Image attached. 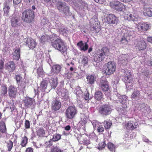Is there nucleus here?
I'll list each match as a JSON object with an SVG mask.
<instances>
[{
	"mask_svg": "<svg viewBox=\"0 0 152 152\" xmlns=\"http://www.w3.org/2000/svg\"><path fill=\"white\" fill-rule=\"evenodd\" d=\"M61 68V66L58 64L53 65L51 68V72L49 75L55 77L51 78L50 80L51 87L53 88H55L57 86V79L56 77L60 72Z\"/></svg>",
	"mask_w": 152,
	"mask_h": 152,
	"instance_id": "obj_1",
	"label": "nucleus"
},
{
	"mask_svg": "<svg viewBox=\"0 0 152 152\" xmlns=\"http://www.w3.org/2000/svg\"><path fill=\"white\" fill-rule=\"evenodd\" d=\"M51 44L56 49L61 53H64L66 50V47L64 42L61 39L51 40Z\"/></svg>",
	"mask_w": 152,
	"mask_h": 152,
	"instance_id": "obj_2",
	"label": "nucleus"
},
{
	"mask_svg": "<svg viewBox=\"0 0 152 152\" xmlns=\"http://www.w3.org/2000/svg\"><path fill=\"white\" fill-rule=\"evenodd\" d=\"M34 17V12L31 10H26L22 13V19L23 21L27 23L31 22Z\"/></svg>",
	"mask_w": 152,
	"mask_h": 152,
	"instance_id": "obj_3",
	"label": "nucleus"
},
{
	"mask_svg": "<svg viewBox=\"0 0 152 152\" xmlns=\"http://www.w3.org/2000/svg\"><path fill=\"white\" fill-rule=\"evenodd\" d=\"M108 52V50L106 47H104L101 50H98L94 59V61L96 62L102 61L105 58V55Z\"/></svg>",
	"mask_w": 152,
	"mask_h": 152,
	"instance_id": "obj_4",
	"label": "nucleus"
},
{
	"mask_svg": "<svg viewBox=\"0 0 152 152\" xmlns=\"http://www.w3.org/2000/svg\"><path fill=\"white\" fill-rule=\"evenodd\" d=\"M57 7L60 12H63L66 15L69 16L71 14L69 11V7L65 3L59 1L57 4Z\"/></svg>",
	"mask_w": 152,
	"mask_h": 152,
	"instance_id": "obj_5",
	"label": "nucleus"
},
{
	"mask_svg": "<svg viewBox=\"0 0 152 152\" xmlns=\"http://www.w3.org/2000/svg\"><path fill=\"white\" fill-rule=\"evenodd\" d=\"M77 112V109L75 106H70L66 110L65 116L67 118L71 119L75 117Z\"/></svg>",
	"mask_w": 152,
	"mask_h": 152,
	"instance_id": "obj_6",
	"label": "nucleus"
},
{
	"mask_svg": "<svg viewBox=\"0 0 152 152\" xmlns=\"http://www.w3.org/2000/svg\"><path fill=\"white\" fill-rule=\"evenodd\" d=\"M116 65L114 61H110L106 65V68L104 69V73L106 75L113 74L115 70Z\"/></svg>",
	"mask_w": 152,
	"mask_h": 152,
	"instance_id": "obj_7",
	"label": "nucleus"
},
{
	"mask_svg": "<svg viewBox=\"0 0 152 152\" xmlns=\"http://www.w3.org/2000/svg\"><path fill=\"white\" fill-rule=\"evenodd\" d=\"M132 58L127 54H121L118 57V63L122 66L126 65L128 62L132 60Z\"/></svg>",
	"mask_w": 152,
	"mask_h": 152,
	"instance_id": "obj_8",
	"label": "nucleus"
},
{
	"mask_svg": "<svg viewBox=\"0 0 152 152\" xmlns=\"http://www.w3.org/2000/svg\"><path fill=\"white\" fill-rule=\"evenodd\" d=\"M112 107L106 104L101 106L99 108V112L102 114L107 115L110 114L112 110Z\"/></svg>",
	"mask_w": 152,
	"mask_h": 152,
	"instance_id": "obj_9",
	"label": "nucleus"
},
{
	"mask_svg": "<svg viewBox=\"0 0 152 152\" xmlns=\"http://www.w3.org/2000/svg\"><path fill=\"white\" fill-rule=\"evenodd\" d=\"M12 26L16 27L20 26L21 24L20 16L14 13L12 16L11 20Z\"/></svg>",
	"mask_w": 152,
	"mask_h": 152,
	"instance_id": "obj_10",
	"label": "nucleus"
},
{
	"mask_svg": "<svg viewBox=\"0 0 152 152\" xmlns=\"http://www.w3.org/2000/svg\"><path fill=\"white\" fill-rule=\"evenodd\" d=\"M110 6L112 8L119 11H122L125 7L123 4L118 1H114V2H110Z\"/></svg>",
	"mask_w": 152,
	"mask_h": 152,
	"instance_id": "obj_11",
	"label": "nucleus"
},
{
	"mask_svg": "<svg viewBox=\"0 0 152 152\" xmlns=\"http://www.w3.org/2000/svg\"><path fill=\"white\" fill-rule=\"evenodd\" d=\"M104 20L108 24H115L117 23L118 19L114 15L110 14L104 19Z\"/></svg>",
	"mask_w": 152,
	"mask_h": 152,
	"instance_id": "obj_12",
	"label": "nucleus"
},
{
	"mask_svg": "<svg viewBox=\"0 0 152 152\" xmlns=\"http://www.w3.org/2000/svg\"><path fill=\"white\" fill-rule=\"evenodd\" d=\"M48 82L46 80H43L41 83L40 86L38 88L39 90L37 89H34V91L35 94H39L40 92L39 90L42 92H45L47 87Z\"/></svg>",
	"mask_w": 152,
	"mask_h": 152,
	"instance_id": "obj_13",
	"label": "nucleus"
},
{
	"mask_svg": "<svg viewBox=\"0 0 152 152\" xmlns=\"http://www.w3.org/2000/svg\"><path fill=\"white\" fill-rule=\"evenodd\" d=\"M116 109L119 114L125 115L127 114L129 108L126 104L120 105L117 107Z\"/></svg>",
	"mask_w": 152,
	"mask_h": 152,
	"instance_id": "obj_14",
	"label": "nucleus"
},
{
	"mask_svg": "<svg viewBox=\"0 0 152 152\" xmlns=\"http://www.w3.org/2000/svg\"><path fill=\"white\" fill-rule=\"evenodd\" d=\"M114 94L116 96L118 97L116 100L119 102L120 103H121V104H127L126 102L127 101V97L125 96H121L119 94H118L117 91V90L115 89L114 91Z\"/></svg>",
	"mask_w": 152,
	"mask_h": 152,
	"instance_id": "obj_15",
	"label": "nucleus"
},
{
	"mask_svg": "<svg viewBox=\"0 0 152 152\" xmlns=\"http://www.w3.org/2000/svg\"><path fill=\"white\" fill-rule=\"evenodd\" d=\"M150 25L147 23L140 22L138 23L136 27L139 31L142 32L147 31Z\"/></svg>",
	"mask_w": 152,
	"mask_h": 152,
	"instance_id": "obj_16",
	"label": "nucleus"
},
{
	"mask_svg": "<svg viewBox=\"0 0 152 152\" xmlns=\"http://www.w3.org/2000/svg\"><path fill=\"white\" fill-rule=\"evenodd\" d=\"M4 7L3 9L4 11L3 16L5 17H8L10 9V2L9 1H6L4 4Z\"/></svg>",
	"mask_w": 152,
	"mask_h": 152,
	"instance_id": "obj_17",
	"label": "nucleus"
},
{
	"mask_svg": "<svg viewBox=\"0 0 152 152\" xmlns=\"http://www.w3.org/2000/svg\"><path fill=\"white\" fill-rule=\"evenodd\" d=\"M81 121L80 122V124H81V125H80V130H83L84 131H85L86 129L85 124L87 123L88 118L87 116H85L83 114L81 115Z\"/></svg>",
	"mask_w": 152,
	"mask_h": 152,
	"instance_id": "obj_18",
	"label": "nucleus"
},
{
	"mask_svg": "<svg viewBox=\"0 0 152 152\" xmlns=\"http://www.w3.org/2000/svg\"><path fill=\"white\" fill-rule=\"evenodd\" d=\"M61 103L58 99L53 100L51 104L52 109L55 111L58 110L61 107Z\"/></svg>",
	"mask_w": 152,
	"mask_h": 152,
	"instance_id": "obj_19",
	"label": "nucleus"
},
{
	"mask_svg": "<svg viewBox=\"0 0 152 152\" xmlns=\"http://www.w3.org/2000/svg\"><path fill=\"white\" fill-rule=\"evenodd\" d=\"M137 47L139 50H144L146 48V44L145 42L143 40H139L137 41L135 43Z\"/></svg>",
	"mask_w": 152,
	"mask_h": 152,
	"instance_id": "obj_20",
	"label": "nucleus"
},
{
	"mask_svg": "<svg viewBox=\"0 0 152 152\" xmlns=\"http://www.w3.org/2000/svg\"><path fill=\"white\" fill-rule=\"evenodd\" d=\"M124 72V77L125 80L126 81L125 82L127 83L131 82L132 77L131 76L130 72L129 71L126 69L123 70V72Z\"/></svg>",
	"mask_w": 152,
	"mask_h": 152,
	"instance_id": "obj_21",
	"label": "nucleus"
},
{
	"mask_svg": "<svg viewBox=\"0 0 152 152\" xmlns=\"http://www.w3.org/2000/svg\"><path fill=\"white\" fill-rule=\"evenodd\" d=\"M17 92L16 88L12 86H10L9 87L8 93L9 96L10 98H15Z\"/></svg>",
	"mask_w": 152,
	"mask_h": 152,
	"instance_id": "obj_22",
	"label": "nucleus"
},
{
	"mask_svg": "<svg viewBox=\"0 0 152 152\" xmlns=\"http://www.w3.org/2000/svg\"><path fill=\"white\" fill-rule=\"evenodd\" d=\"M61 135L58 134H55L53 136L52 139L50 140L48 142H47L46 143V145L47 146H50L52 145V141H56L59 140L61 138Z\"/></svg>",
	"mask_w": 152,
	"mask_h": 152,
	"instance_id": "obj_23",
	"label": "nucleus"
},
{
	"mask_svg": "<svg viewBox=\"0 0 152 152\" xmlns=\"http://www.w3.org/2000/svg\"><path fill=\"white\" fill-rule=\"evenodd\" d=\"M96 141L98 142V144L96 145V148L99 150H101L104 148L106 146V143L104 139H97Z\"/></svg>",
	"mask_w": 152,
	"mask_h": 152,
	"instance_id": "obj_24",
	"label": "nucleus"
},
{
	"mask_svg": "<svg viewBox=\"0 0 152 152\" xmlns=\"http://www.w3.org/2000/svg\"><path fill=\"white\" fill-rule=\"evenodd\" d=\"M101 89L104 91H107L108 89V86L107 82L105 79H101L99 85Z\"/></svg>",
	"mask_w": 152,
	"mask_h": 152,
	"instance_id": "obj_25",
	"label": "nucleus"
},
{
	"mask_svg": "<svg viewBox=\"0 0 152 152\" xmlns=\"http://www.w3.org/2000/svg\"><path fill=\"white\" fill-rule=\"evenodd\" d=\"M138 124L137 122L134 123L130 121L125 124V126L127 129L132 130L137 128Z\"/></svg>",
	"mask_w": 152,
	"mask_h": 152,
	"instance_id": "obj_26",
	"label": "nucleus"
},
{
	"mask_svg": "<svg viewBox=\"0 0 152 152\" xmlns=\"http://www.w3.org/2000/svg\"><path fill=\"white\" fill-rule=\"evenodd\" d=\"M94 20L95 21L94 22V24L95 26L92 27L91 30H93V32L95 33H98L99 32L100 30L99 23L98 22L97 19V18H95Z\"/></svg>",
	"mask_w": 152,
	"mask_h": 152,
	"instance_id": "obj_27",
	"label": "nucleus"
},
{
	"mask_svg": "<svg viewBox=\"0 0 152 152\" xmlns=\"http://www.w3.org/2000/svg\"><path fill=\"white\" fill-rule=\"evenodd\" d=\"M15 78L17 83H19V84H20L19 86V88L23 91L26 87L25 83L22 82V83L20 84V82H21L20 80L22 78L19 75H16Z\"/></svg>",
	"mask_w": 152,
	"mask_h": 152,
	"instance_id": "obj_28",
	"label": "nucleus"
},
{
	"mask_svg": "<svg viewBox=\"0 0 152 152\" xmlns=\"http://www.w3.org/2000/svg\"><path fill=\"white\" fill-rule=\"evenodd\" d=\"M26 43L30 49L34 48L36 45V42L33 39H27Z\"/></svg>",
	"mask_w": 152,
	"mask_h": 152,
	"instance_id": "obj_29",
	"label": "nucleus"
},
{
	"mask_svg": "<svg viewBox=\"0 0 152 152\" xmlns=\"http://www.w3.org/2000/svg\"><path fill=\"white\" fill-rule=\"evenodd\" d=\"M6 69L9 72H13L15 69V66L14 63L13 61L9 62L6 64Z\"/></svg>",
	"mask_w": 152,
	"mask_h": 152,
	"instance_id": "obj_30",
	"label": "nucleus"
},
{
	"mask_svg": "<svg viewBox=\"0 0 152 152\" xmlns=\"http://www.w3.org/2000/svg\"><path fill=\"white\" fill-rule=\"evenodd\" d=\"M77 45L81 51H85L87 50L88 48V45L87 43H83L82 41L78 43Z\"/></svg>",
	"mask_w": 152,
	"mask_h": 152,
	"instance_id": "obj_31",
	"label": "nucleus"
},
{
	"mask_svg": "<svg viewBox=\"0 0 152 152\" xmlns=\"http://www.w3.org/2000/svg\"><path fill=\"white\" fill-rule=\"evenodd\" d=\"M34 99L29 97H27L24 101L25 106L27 107H29L34 103Z\"/></svg>",
	"mask_w": 152,
	"mask_h": 152,
	"instance_id": "obj_32",
	"label": "nucleus"
},
{
	"mask_svg": "<svg viewBox=\"0 0 152 152\" xmlns=\"http://www.w3.org/2000/svg\"><path fill=\"white\" fill-rule=\"evenodd\" d=\"M86 79L88 83L92 84L94 83L95 81V77L93 75L89 74L87 75Z\"/></svg>",
	"mask_w": 152,
	"mask_h": 152,
	"instance_id": "obj_33",
	"label": "nucleus"
},
{
	"mask_svg": "<svg viewBox=\"0 0 152 152\" xmlns=\"http://www.w3.org/2000/svg\"><path fill=\"white\" fill-rule=\"evenodd\" d=\"M20 50L19 48H17L15 50L13 53V58L14 59L16 60H19L20 58Z\"/></svg>",
	"mask_w": 152,
	"mask_h": 152,
	"instance_id": "obj_34",
	"label": "nucleus"
},
{
	"mask_svg": "<svg viewBox=\"0 0 152 152\" xmlns=\"http://www.w3.org/2000/svg\"><path fill=\"white\" fill-rule=\"evenodd\" d=\"M37 73L38 77H43L44 76L45 74L42 65L37 69Z\"/></svg>",
	"mask_w": 152,
	"mask_h": 152,
	"instance_id": "obj_35",
	"label": "nucleus"
},
{
	"mask_svg": "<svg viewBox=\"0 0 152 152\" xmlns=\"http://www.w3.org/2000/svg\"><path fill=\"white\" fill-rule=\"evenodd\" d=\"M143 13L145 16H148L150 17L152 16V8H145Z\"/></svg>",
	"mask_w": 152,
	"mask_h": 152,
	"instance_id": "obj_36",
	"label": "nucleus"
},
{
	"mask_svg": "<svg viewBox=\"0 0 152 152\" xmlns=\"http://www.w3.org/2000/svg\"><path fill=\"white\" fill-rule=\"evenodd\" d=\"M58 92H61V95L64 99H68V94L67 91L66 89L64 88H62L61 90V91L58 90Z\"/></svg>",
	"mask_w": 152,
	"mask_h": 152,
	"instance_id": "obj_37",
	"label": "nucleus"
},
{
	"mask_svg": "<svg viewBox=\"0 0 152 152\" xmlns=\"http://www.w3.org/2000/svg\"><path fill=\"white\" fill-rule=\"evenodd\" d=\"M74 93L77 95V96L80 97H82L83 92L80 87H77L75 90L74 91Z\"/></svg>",
	"mask_w": 152,
	"mask_h": 152,
	"instance_id": "obj_38",
	"label": "nucleus"
},
{
	"mask_svg": "<svg viewBox=\"0 0 152 152\" xmlns=\"http://www.w3.org/2000/svg\"><path fill=\"white\" fill-rule=\"evenodd\" d=\"M6 132V129L4 123L1 122L0 123V133H5Z\"/></svg>",
	"mask_w": 152,
	"mask_h": 152,
	"instance_id": "obj_39",
	"label": "nucleus"
},
{
	"mask_svg": "<svg viewBox=\"0 0 152 152\" xmlns=\"http://www.w3.org/2000/svg\"><path fill=\"white\" fill-rule=\"evenodd\" d=\"M28 139L26 136L22 138L21 142L20 143V145L22 147H24L26 146L27 143Z\"/></svg>",
	"mask_w": 152,
	"mask_h": 152,
	"instance_id": "obj_40",
	"label": "nucleus"
},
{
	"mask_svg": "<svg viewBox=\"0 0 152 152\" xmlns=\"http://www.w3.org/2000/svg\"><path fill=\"white\" fill-rule=\"evenodd\" d=\"M124 18L126 20H127L129 21H134L136 20V17L132 15L129 14H128L124 16Z\"/></svg>",
	"mask_w": 152,
	"mask_h": 152,
	"instance_id": "obj_41",
	"label": "nucleus"
},
{
	"mask_svg": "<svg viewBox=\"0 0 152 152\" xmlns=\"http://www.w3.org/2000/svg\"><path fill=\"white\" fill-rule=\"evenodd\" d=\"M112 124V121L109 120L105 121L103 123L105 129H109L111 126Z\"/></svg>",
	"mask_w": 152,
	"mask_h": 152,
	"instance_id": "obj_42",
	"label": "nucleus"
},
{
	"mask_svg": "<svg viewBox=\"0 0 152 152\" xmlns=\"http://www.w3.org/2000/svg\"><path fill=\"white\" fill-rule=\"evenodd\" d=\"M79 142L81 144H83L86 145H88L90 144V140L86 138H83V139H81Z\"/></svg>",
	"mask_w": 152,
	"mask_h": 152,
	"instance_id": "obj_43",
	"label": "nucleus"
},
{
	"mask_svg": "<svg viewBox=\"0 0 152 152\" xmlns=\"http://www.w3.org/2000/svg\"><path fill=\"white\" fill-rule=\"evenodd\" d=\"M71 1L69 3L72 4V2L73 3V4L76 7H78L80 6L82 1V0H71Z\"/></svg>",
	"mask_w": 152,
	"mask_h": 152,
	"instance_id": "obj_44",
	"label": "nucleus"
},
{
	"mask_svg": "<svg viewBox=\"0 0 152 152\" xmlns=\"http://www.w3.org/2000/svg\"><path fill=\"white\" fill-rule=\"evenodd\" d=\"M95 97L98 100H100L102 97L101 92L99 91L96 92L95 95Z\"/></svg>",
	"mask_w": 152,
	"mask_h": 152,
	"instance_id": "obj_45",
	"label": "nucleus"
},
{
	"mask_svg": "<svg viewBox=\"0 0 152 152\" xmlns=\"http://www.w3.org/2000/svg\"><path fill=\"white\" fill-rule=\"evenodd\" d=\"M107 146L110 151H115V146L113 143L109 142L107 144Z\"/></svg>",
	"mask_w": 152,
	"mask_h": 152,
	"instance_id": "obj_46",
	"label": "nucleus"
},
{
	"mask_svg": "<svg viewBox=\"0 0 152 152\" xmlns=\"http://www.w3.org/2000/svg\"><path fill=\"white\" fill-rule=\"evenodd\" d=\"M45 134V131L44 129L39 128L37 131V135L39 136H43Z\"/></svg>",
	"mask_w": 152,
	"mask_h": 152,
	"instance_id": "obj_47",
	"label": "nucleus"
},
{
	"mask_svg": "<svg viewBox=\"0 0 152 152\" xmlns=\"http://www.w3.org/2000/svg\"><path fill=\"white\" fill-rule=\"evenodd\" d=\"M140 95L139 91H135L132 93L131 96V98L133 99H135L140 97Z\"/></svg>",
	"mask_w": 152,
	"mask_h": 152,
	"instance_id": "obj_48",
	"label": "nucleus"
},
{
	"mask_svg": "<svg viewBox=\"0 0 152 152\" xmlns=\"http://www.w3.org/2000/svg\"><path fill=\"white\" fill-rule=\"evenodd\" d=\"M92 124L93 126V128L94 129H97L98 127L101 124L96 120H93L92 122Z\"/></svg>",
	"mask_w": 152,
	"mask_h": 152,
	"instance_id": "obj_49",
	"label": "nucleus"
},
{
	"mask_svg": "<svg viewBox=\"0 0 152 152\" xmlns=\"http://www.w3.org/2000/svg\"><path fill=\"white\" fill-rule=\"evenodd\" d=\"M7 147L8 149V151H10L12 149L13 145V142L11 141H8L7 142Z\"/></svg>",
	"mask_w": 152,
	"mask_h": 152,
	"instance_id": "obj_50",
	"label": "nucleus"
},
{
	"mask_svg": "<svg viewBox=\"0 0 152 152\" xmlns=\"http://www.w3.org/2000/svg\"><path fill=\"white\" fill-rule=\"evenodd\" d=\"M36 57L38 60H41L42 61L44 58L43 52L42 51L37 52L36 54Z\"/></svg>",
	"mask_w": 152,
	"mask_h": 152,
	"instance_id": "obj_51",
	"label": "nucleus"
},
{
	"mask_svg": "<svg viewBox=\"0 0 152 152\" xmlns=\"http://www.w3.org/2000/svg\"><path fill=\"white\" fill-rule=\"evenodd\" d=\"M50 152H61V149L57 146H53Z\"/></svg>",
	"mask_w": 152,
	"mask_h": 152,
	"instance_id": "obj_52",
	"label": "nucleus"
},
{
	"mask_svg": "<svg viewBox=\"0 0 152 152\" xmlns=\"http://www.w3.org/2000/svg\"><path fill=\"white\" fill-rule=\"evenodd\" d=\"M85 74V72L83 70H80V73L79 74L76 72L75 73V75H76V77L79 78L83 77Z\"/></svg>",
	"mask_w": 152,
	"mask_h": 152,
	"instance_id": "obj_53",
	"label": "nucleus"
},
{
	"mask_svg": "<svg viewBox=\"0 0 152 152\" xmlns=\"http://www.w3.org/2000/svg\"><path fill=\"white\" fill-rule=\"evenodd\" d=\"M88 59L87 57L83 56L82 61V63L84 65H86L88 63Z\"/></svg>",
	"mask_w": 152,
	"mask_h": 152,
	"instance_id": "obj_54",
	"label": "nucleus"
},
{
	"mask_svg": "<svg viewBox=\"0 0 152 152\" xmlns=\"http://www.w3.org/2000/svg\"><path fill=\"white\" fill-rule=\"evenodd\" d=\"M97 130L99 132H102L104 131V128L101 125V123L97 128Z\"/></svg>",
	"mask_w": 152,
	"mask_h": 152,
	"instance_id": "obj_55",
	"label": "nucleus"
},
{
	"mask_svg": "<svg viewBox=\"0 0 152 152\" xmlns=\"http://www.w3.org/2000/svg\"><path fill=\"white\" fill-rule=\"evenodd\" d=\"M83 98L86 100H88L89 99V94L88 91H86L83 96Z\"/></svg>",
	"mask_w": 152,
	"mask_h": 152,
	"instance_id": "obj_56",
	"label": "nucleus"
},
{
	"mask_svg": "<svg viewBox=\"0 0 152 152\" xmlns=\"http://www.w3.org/2000/svg\"><path fill=\"white\" fill-rule=\"evenodd\" d=\"M1 92L4 94H5L7 93V87L5 86H3L2 87Z\"/></svg>",
	"mask_w": 152,
	"mask_h": 152,
	"instance_id": "obj_57",
	"label": "nucleus"
},
{
	"mask_svg": "<svg viewBox=\"0 0 152 152\" xmlns=\"http://www.w3.org/2000/svg\"><path fill=\"white\" fill-rule=\"evenodd\" d=\"M80 6H81L82 7H83L84 9H87L88 7V4L85 2H84L83 1L81 3Z\"/></svg>",
	"mask_w": 152,
	"mask_h": 152,
	"instance_id": "obj_58",
	"label": "nucleus"
},
{
	"mask_svg": "<svg viewBox=\"0 0 152 152\" xmlns=\"http://www.w3.org/2000/svg\"><path fill=\"white\" fill-rule=\"evenodd\" d=\"M25 127L26 129L30 128V122L28 120H26L25 122Z\"/></svg>",
	"mask_w": 152,
	"mask_h": 152,
	"instance_id": "obj_59",
	"label": "nucleus"
},
{
	"mask_svg": "<svg viewBox=\"0 0 152 152\" xmlns=\"http://www.w3.org/2000/svg\"><path fill=\"white\" fill-rule=\"evenodd\" d=\"M22 0H13L14 4L17 5L20 3Z\"/></svg>",
	"mask_w": 152,
	"mask_h": 152,
	"instance_id": "obj_60",
	"label": "nucleus"
},
{
	"mask_svg": "<svg viewBox=\"0 0 152 152\" xmlns=\"http://www.w3.org/2000/svg\"><path fill=\"white\" fill-rule=\"evenodd\" d=\"M45 2H50L51 3H56V0H44Z\"/></svg>",
	"mask_w": 152,
	"mask_h": 152,
	"instance_id": "obj_61",
	"label": "nucleus"
},
{
	"mask_svg": "<svg viewBox=\"0 0 152 152\" xmlns=\"http://www.w3.org/2000/svg\"><path fill=\"white\" fill-rule=\"evenodd\" d=\"M33 149L31 148H26L25 152H33Z\"/></svg>",
	"mask_w": 152,
	"mask_h": 152,
	"instance_id": "obj_62",
	"label": "nucleus"
},
{
	"mask_svg": "<svg viewBox=\"0 0 152 152\" xmlns=\"http://www.w3.org/2000/svg\"><path fill=\"white\" fill-rule=\"evenodd\" d=\"M96 2L100 4H103L104 2V0H94Z\"/></svg>",
	"mask_w": 152,
	"mask_h": 152,
	"instance_id": "obj_63",
	"label": "nucleus"
},
{
	"mask_svg": "<svg viewBox=\"0 0 152 152\" xmlns=\"http://www.w3.org/2000/svg\"><path fill=\"white\" fill-rule=\"evenodd\" d=\"M121 42L123 43L126 44L127 43V41L126 39H121Z\"/></svg>",
	"mask_w": 152,
	"mask_h": 152,
	"instance_id": "obj_64",
	"label": "nucleus"
}]
</instances>
